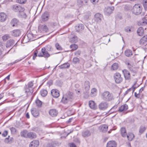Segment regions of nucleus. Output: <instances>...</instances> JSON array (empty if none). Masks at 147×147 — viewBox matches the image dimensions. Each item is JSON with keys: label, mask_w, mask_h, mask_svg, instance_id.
Returning a JSON list of instances; mask_svg holds the SVG:
<instances>
[{"label": "nucleus", "mask_w": 147, "mask_h": 147, "mask_svg": "<svg viewBox=\"0 0 147 147\" xmlns=\"http://www.w3.org/2000/svg\"><path fill=\"white\" fill-rule=\"evenodd\" d=\"M49 17V14L47 12H45L41 16V20L43 22H46L48 20Z\"/></svg>", "instance_id": "9d476101"}, {"label": "nucleus", "mask_w": 147, "mask_h": 147, "mask_svg": "<svg viewBox=\"0 0 147 147\" xmlns=\"http://www.w3.org/2000/svg\"><path fill=\"white\" fill-rule=\"evenodd\" d=\"M114 78L115 82L117 84L121 83L123 80V78L121 77V74L119 73H116L114 75Z\"/></svg>", "instance_id": "20e7f679"}, {"label": "nucleus", "mask_w": 147, "mask_h": 147, "mask_svg": "<svg viewBox=\"0 0 147 147\" xmlns=\"http://www.w3.org/2000/svg\"><path fill=\"white\" fill-rule=\"evenodd\" d=\"M22 12V13L21 14V16L23 18H26L27 17V15H26V14L25 13L23 12Z\"/></svg>", "instance_id": "338daca9"}, {"label": "nucleus", "mask_w": 147, "mask_h": 147, "mask_svg": "<svg viewBox=\"0 0 147 147\" xmlns=\"http://www.w3.org/2000/svg\"><path fill=\"white\" fill-rule=\"evenodd\" d=\"M89 106L90 107L94 109H95L96 108V105L94 102L92 100H90L89 102Z\"/></svg>", "instance_id": "c85d7f7f"}, {"label": "nucleus", "mask_w": 147, "mask_h": 147, "mask_svg": "<svg viewBox=\"0 0 147 147\" xmlns=\"http://www.w3.org/2000/svg\"><path fill=\"white\" fill-rule=\"evenodd\" d=\"M8 132L7 131H5L3 133L2 135L3 137H5L7 134Z\"/></svg>", "instance_id": "0e129e2a"}, {"label": "nucleus", "mask_w": 147, "mask_h": 147, "mask_svg": "<svg viewBox=\"0 0 147 147\" xmlns=\"http://www.w3.org/2000/svg\"><path fill=\"white\" fill-rule=\"evenodd\" d=\"M25 58V57L23 58L22 59H20V60H19V59H18V60H15L14 61L13 63H11V65H13V64L15 63H17L21 61L23 59H24V58Z\"/></svg>", "instance_id": "052dcab7"}, {"label": "nucleus", "mask_w": 147, "mask_h": 147, "mask_svg": "<svg viewBox=\"0 0 147 147\" xmlns=\"http://www.w3.org/2000/svg\"><path fill=\"white\" fill-rule=\"evenodd\" d=\"M114 9V7L113 6L105 8V14L107 16L109 15L112 13Z\"/></svg>", "instance_id": "0eeeda50"}, {"label": "nucleus", "mask_w": 147, "mask_h": 147, "mask_svg": "<svg viewBox=\"0 0 147 147\" xmlns=\"http://www.w3.org/2000/svg\"><path fill=\"white\" fill-rule=\"evenodd\" d=\"M118 64L116 63L113 64L111 66V69L113 70H116L118 68Z\"/></svg>", "instance_id": "37998d69"}, {"label": "nucleus", "mask_w": 147, "mask_h": 147, "mask_svg": "<svg viewBox=\"0 0 147 147\" xmlns=\"http://www.w3.org/2000/svg\"><path fill=\"white\" fill-rule=\"evenodd\" d=\"M31 112L32 115L35 117H36L39 115L38 111L35 108H33L31 110Z\"/></svg>", "instance_id": "4be33fe9"}, {"label": "nucleus", "mask_w": 147, "mask_h": 147, "mask_svg": "<svg viewBox=\"0 0 147 147\" xmlns=\"http://www.w3.org/2000/svg\"><path fill=\"white\" fill-rule=\"evenodd\" d=\"M26 1V0H17V2L20 4H24Z\"/></svg>", "instance_id": "6e6d98bb"}, {"label": "nucleus", "mask_w": 147, "mask_h": 147, "mask_svg": "<svg viewBox=\"0 0 147 147\" xmlns=\"http://www.w3.org/2000/svg\"><path fill=\"white\" fill-rule=\"evenodd\" d=\"M146 129V128L144 126H142L140 127L139 132L141 134Z\"/></svg>", "instance_id": "09e8293b"}, {"label": "nucleus", "mask_w": 147, "mask_h": 147, "mask_svg": "<svg viewBox=\"0 0 147 147\" xmlns=\"http://www.w3.org/2000/svg\"><path fill=\"white\" fill-rule=\"evenodd\" d=\"M10 36L8 34H6L2 37V38L3 40L6 41L8 39L10 38Z\"/></svg>", "instance_id": "79ce46f5"}, {"label": "nucleus", "mask_w": 147, "mask_h": 147, "mask_svg": "<svg viewBox=\"0 0 147 147\" xmlns=\"http://www.w3.org/2000/svg\"><path fill=\"white\" fill-rule=\"evenodd\" d=\"M70 47L72 49L71 50L74 51L77 49L78 48V46L76 44H72L70 46Z\"/></svg>", "instance_id": "49530a36"}, {"label": "nucleus", "mask_w": 147, "mask_h": 147, "mask_svg": "<svg viewBox=\"0 0 147 147\" xmlns=\"http://www.w3.org/2000/svg\"><path fill=\"white\" fill-rule=\"evenodd\" d=\"M28 138L33 139L37 137L36 135L34 133L30 132L28 133Z\"/></svg>", "instance_id": "cd10ccee"}, {"label": "nucleus", "mask_w": 147, "mask_h": 147, "mask_svg": "<svg viewBox=\"0 0 147 147\" xmlns=\"http://www.w3.org/2000/svg\"><path fill=\"white\" fill-rule=\"evenodd\" d=\"M143 5L146 10H147V0H144L143 1Z\"/></svg>", "instance_id": "3c124183"}, {"label": "nucleus", "mask_w": 147, "mask_h": 147, "mask_svg": "<svg viewBox=\"0 0 147 147\" xmlns=\"http://www.w3.org/2000/svg\"><path fill=\"white\" fill-rule=\"evenodd\" d=\"M11 8L13 10L16 12H23L24 10V8L23 7L17 4L12 5L11 6Z\"/></svg>", "instance_id": "f03ea898"}, {"label": "nucleus", "mask_w": 147, "mask_h": 147, "mask_svg": "<svg viewBox=\"0 0 147 147\" xmlns=\"http://www.w3.org/2000/svg\"><path fill=\"white\" fill-rule=\"evenodd\" d=\"M117 143L114 141H110L108 142L107 147H116Z\"/></svg>", "instance_id": "412c9836"}, {"label": "nucleus", "mask_w": 147, "mask_h": 147, "mask_svg": "<svg viewBox=\"0 0 147 147\" xmlns=\"http://www.w3.org/2000/svg\"><path fill=\"white\" fill-rule=\"evenodd\" d=\"M84 28V25L82 24H79L75 27L77 32H80L82 31Z\"/></svg>", "instance_id": "a211bd4d"}, {"label": "nucleus", "mask_w": 147, "mask_h": 147, "mask_svg": "<svg viewBox=\"0 0 147 147\" xmlns=\"http://www.w3.org/2000/svg\"><path fill=\"white\" fill-rule=\"evenodd\" d=\"M56 144L51 143L47 145V147H56Z\"/></svg>", "instance_id": "5fc2aeb1"}, {"label": "nucleus", "mask_w": 147, "mask_h": 147, "mask_svg": "<svg viewBox=\"0 0 147 147\" xmlns=\"http://www.w3.org/2000/svg\"><path fill=\"white\" fill-rule=\"evenodd\" d=\"M139 44L142 46L147 45V35L144 36L140 40Z\"/></svg>", "instance_id": "6e6552de"}, {"label": "nucleus", "mask_w": 147, "mask_h": 147, "mask_svg": "<svg viewBox=\"0 0 147 147\" xmlns=\"http://www.w3.org/2000/svg\"><path fill=\"white\" fill-rule=\"evenodd\" d=\"M15 43L14 40L13 39H10L7 41L6 45L7 48H9L13 45Z\"/></svg>", "instance_id": "5701e85b"}, {"label": "nucleus", "mask_w": 147, "mask_h": 147, "mask_svg": "<svg viewBox=\"0 0 147 147\" xmlns=\"http://www.w3.org/2000/svg\"><path fill=\"white\" fill-rule=\"evenodd\" d=\"M39 144V142L38 140H34L31 142L30 143L29 146L30 147H37Z\"/></svg>", "instance_id": "6ab92c4d"}, {"label": "nucleus", "mask_w": 147, "mask_h": 147, "mask_svg": "<svg viewBox=\"0 0 147 147\" xmlns=\"http://www.w3.org/2000/svg\"><path fill=\"white\" fill-rule=\"evenodd\" d=\"M20 134L21 136L26 138H27L28 133L27 130H24L21 132Z\"/></svg>", "instance_id": "c9c22d12"}, {"label": "nucleus", "mask_w": 147, "mask_h": 147, "mask_svg": "<svg viewBox=\"0 0 147 147\" xmlns=\"http://www.w3.org/2000/svg\"><path fill=\"white\" fill-rule=\"evenodd\" d=\"M108 126L106 125H104L101 126L100 127V130L103 132H106L108 130Z\"/></svg>", "instance_id": "f704fd0d"}, {"label": "nucleus", "mask_w": 147, "mask_h": 147, "mask_svg": "<svg viewBox=\"0 0 147 147\" xmlns=\"http://www.w3.org/2000/svg\"><path fill=\"white\" fill-rule=\"evenodd\" d=\"M142 8L139 4H136L133 7V12L136 15H138L141 13Z\"/></svg>", "instance_id": "7ed1b4c3"}, {"label": "nucleus", "mask_w": 147, "mask_h": 147, "mask_svg": "<svg viewBox=\"0 0 147 147\" xmlns=\"http://www.w3.org/2000/svg\"><path fill=\"white\" fill-rule=\"evenodd\" d=\"M5 48V44L3 43L2 41H0V57H3L1 56L2 54L3 51Z\"/></svg>", "instance_id": "7c9ffc66"}, {"label": "nucleus", "mask_w": 147, "mask_h": 147, "mask_svg": "<svg viewBox=\"0 0 147 147\" xmlns=\"http://www.w3.org/2000/svg\"><path fill=\"white\" fill-rule=\"evenodd\" d=\"M77 4V5L80 7L85 5L83 0H78Z\"/></svg>", "instance_id": "a18cd8bd"}, {"label": "nucleus", "mask_w": 147, "mask_h": 147, "mask_svg": "<svg viewBox=\"0 0 147 147\" xmlns=\"http://www.w3.org/2000/svg\"><path fill=\"white\" fill-rule=\"evenodd\" d=\"M72 98V96H70V97L64 96L62 99L61 101L64 104H66L70 101V99Z\"/></svg>", "instance_id": "4468645a"}, {"label": "nucleus", "mask_w": 147, "mask_h": 147, "mask_svg": "<svg viewBox=\"0 0 147 147\" xmlns=\"http://www.w3.org/2000/svg\"><path fill=\"white\" fill-rule=\"evenodd\" d=\"M70 147H77L76 145L74 143H70L69 144Z\"/></svg>", "instance_id": "680f3d73"}, {"label": "nucleus", "mask_w": 147, "mask_h": 147, "mask_svg": "<svg viewBox=\"0 0 147 147\" xmlns=\"http://www.w3.org/2000/svg\"><path fill=\"white\" fill-rule=\"evenodd\" d=\"M37 105L38 107H41L42 105V102L39 100H37L36 101Z\"/></svg>", "instance_id": "8fccbe9b"}, {"label": "nucleus", "mask_w": 147, "mask_h": 147, "mask_svg": "<svg viewBox=\"0 0 147 147\" xmlns=\"http://www.w3.org/2000/svg\"><path fill=\"white\" fill-rule=\"evenodd\" d=\"M33 85V83L32 82H29L28 84L27 85H26L25 87V92L28 93L30 92L31 93L30 90V89H32V87Z\"/></svg>", "instance_id": "1a4fd4ad"}, {"label": "nucleus", "mask_w": 147, "mask_h": 147, "mask_svg": "<svg viewBox=\"0 0 147 147\" xmlns=\"http://www.w3.org/2000/svg\"><path fill=\"white\" fill-rule=\"evenodd\" d=\"M125 54L127 57H131L132 55V52L131 50L129 49H127L125 51Z\"/></svg>", "instance_id": "473e14b6"}, {"label": "nucleus", "mask_w": 147, "mask_h": 147, "mask_svg": "<svg viewBox=\"0 0 147 147\" xmlns=\"http://www.w3.org/2000/svg\"><path fill=\"white\" fill-rule=\"evenodd\" d=\"M47 94V91L46 90H42L40 91V94L41 95L45 97L46 96Z\"/></svg>", "instance_id": "a19ab883"}, {"label": "nucleus", "mask_w": 147, "mask_h": 147, "mask_svg": "<svg viewBox=\"0 0 147 147\" xmlns=\"http://www.w3.org/2000/svg\"><path fill=\"white\" fill-rule=\"evenodd\" d=\"M126 136L128 140L129 141H131L134 137V134L131 133L128 134Z\"/></svg>", "instance_id": "e433bc0d"}, {"label": "nucleus", "mask_w": 147, "mask_h": 147, "mask_svg": "<svg viewBox=\"0 0 147 147\" xmlns=\"http://www.w3.org/2000/svg\"><path fill=\"white\" fill-rule=\"evenodd\" d=\"M21 34V31L18 29L13 30L11 32V35L15 37L18 36Z\"/></svg>", "instance_id": "2eb2a0df"}, {"label": "nucleus", "mask_w": 147, "mask_h": 147, "mask_svg": "<svg viewBox=\"0 0 147 147\" xmlns=\"http://www.w3.org/2000/svg\"><path fill=\"white\" fill-rule=\"evenodd\" d=\"M38 56L39 57H43L45 58H48L50 56V55L48 52H46L44 49L42 48L41 52L38 53Z\"/></svg>", "instance_id": "423d86ee"}, {"label": "nucleus", "mask_w": 147, "mask_h": 147, "mask_svg": "<svg viewBox=\"0 0 147 147\" xmlns=\"http://www.w3.org/2000/svg\"><path fill=\"white\" fill-rule=\"evenodd\" d=\"M94 18L95 20L97 22H100L103 18V16L100 13H97L94 15Z\"/></svg>", "instance_id": "f3484780"}, {"label": "nucleus", "mask_w": 147, "mask_h": 147, "mask_svg": "<svg viewBox=\"0 0 147 147\" xmlns=\"http://www.w3.org/2000/svg\"><path fill=\"white\" fill-rule=\"evenodd\" d=\"M70 66V65L68 63H64L62 65L59 66V67L60 69H65L68 68Z\"/></svg>", "instance_id": "4c0bfd02"}, {"label": "nucleus", "mask_w": 147, "mask_h": 147, "mask_svg": "<svg viewBox=\"0 0 147 147\" xmlns=\"http://www.w3.org/2000/svg\"><path fill=\"white\" fill-rule=\"evenodd\" d=\"M84 94H85L86 97L88 96V94L90 88V82L88 81L85 82L84 84Z\"/></svg>", "instance_id": "39448f33"}, {"label": "nucleus", "mask_w": 147, "mask_h": 147, "mask_svg": "<svg viewBox=\"0 0 147 147\" xmlns=\"http://www.w3.org/2000/svg\"><path fill=\"white\" fill-rule=\"evenodd\" d=\"M9 136L8 138H6L5 139V142L6 143H8L10 141L9 138Z\"/></svg>", "instance_id": "774afa93"}, {"label": "nucleus", "mask_w": 147, "mask_h": 147, "mask_svg": "<svg viewBox=\"0 0 147 147\" xmlns=\"http://www.w3.org/2000/svg\"><path fill=\"white\" fill-rule=\"evenodd\" d=\"M34 36L32 33H29L27 34L26 36L28 40L33 41L34 40L33 39Z\"/></svg>", "instance_id": "72a5a7b5"}, {"label": "nucleus", "mask_w": 147, "mask_h": 147, "mask_svg": "<svg viewBox=\"0 0 147 147\" xmlns=\"http://www.w3.org/2000/svg\"><path fill=\"white\" fill-rule=\"evenodd\" d=\"M19 22L17 19L14 18L11 21V24L12 27L16 26L19 24Z\"/></svg>", "instance_id": "bb28decb"}, {"label": "nucleus", "mask_w": 147, "mask_h": 147, "mask_svg": "<svg viewBox=\"0 0 147 147\" xmlns=\"http://www.w3.org/2000/svg\"><path fill=\"white\" fill-rule=\"evenodd\" d=\"M7 18L6 15L3 12L0 13V21L3 22L5 21Z\"/></svg>", "instance_id": "a878e982"}, {"label": "nucleus", "mask_w": 147, "mask_h": 147, "mask_svg": "<svg viewBox=\"0 0 147 147\" xmlns=\"http://www.w3.org/2000/svg\"><path fill=\"white\" fill-rule=\"evenodd\" d=\"M82 136L84 138L89 137L91 135V133L90 131L86 130L84 131L82 133Z\"/></svg>", "instance_id": "b1692460"}, {"label": "nucleus", "mask_w": 147, "mask_h": 147, "mask_svg": "<svg viewBox=\"0 0 147 147\" xmlns=\"http://www.w3.org/2000/svg\"><path fill=\"white\" fill-rule=\"evenodd\" d=\"M78 41V38L76 36H74L73 37L70 39V42L71 43H76Z\"/></svg>", "instance_id": "ea45409f"}, {"label": "nucleus", "mask_w": 147, "mask_h": 147, "mask_svg": "<svg viewBox=\"0 0 147 147\" xmlns=\"http://www.w3.org/2000/svg\"><path fill=\"white\" fill-rule=\"evenodd\" d=\"M42 48L43 49H44V50H45V52H48V51H51V46L50 45H48L45 47Z\"/></svg>", "instance_id": "c03bdc74"}, {"label": "nucleus", "mask_w": 147, "mask_h": 147, "mask_svg": "<svg viewBox=\"0 0 147 147\" xmlns=\"http://www.w3.org/2000/svg\"><path fill=\"white\" fill-rule=\"evenodd\" d=\"M108 106V104L106 102H103L99 105L98 107L100 110H104L106 109Z\"/></svg>", "instance_id": "9b49d317"}, {"label": "nucleus", "mask_w": 147, "mask_h": 147, "mask_svg": "<svg viewBox=\"0 0 147 147\" xmlns=\"http://www.w3.org/2000/svg\"><path fill=\"white\" fill-rule=\"evenodd\" d=\"M79 59L77 57H75L73 59V62L74 63L76 64L79 63Z\"/></svg>", "instance_id": "864d4df0"}, {"label": "nucleus", "mask_w": 147, "mask_h": 147, "mask_svg": "<svg viewBox=\"0 0 147 147\" xmlns=\"http://www.w3.org/2000/svg\"><path fill=\"white\" fill-rule=\"evenodd\" d=\"M134 96L138 98L140 97V95L139 93L137 94L136 92H135L134 93Z\"/></svg>", "instance_id": "e2e57ef3"}, {"label": "nucleus", "mask_w": 147, "mask_h": 147, "mask_svg": "<svg viewBox=\"0 0 147 147\" xmlns=\"http://www.w3.org/2000/svg\"><path fill=\"white\" fill-rule=\"evenodd\" d=\"M122 136L123 137L126 136L127 134L125 128L124 127H121L120 130Z\"/></svg>", "instance_id": "c756f323"}, {"label": "nucleus", "mask_w": 147, "mask_h": 147, "mask_svg": "<svg viewBox=\"0 0 147 147\" xmlns=\"http://www.w3.org/2000/svg\"><path fill=\"white\" fill-rule=\"evenodd\" d=\"M81 53V51L80 50H78L75 52V55L77 56H79Z\"/></svg>", "instance_id": "13d9d810"}, {"label": "nucleus", "mask_w": 147, "mask_h": 147, "mask_svg": "<svg viewBox=\"0 0 147 147\" xmlns=\"http://www.w3.org/2000/svg\"><path fill=\"white\" fill-rule=\"evenodd\" d=\"M91 2L94 4L97 3L99 0H90Z\"/></svg>", "instance_id": "69168bd1"}, {"label": "nucleus", "mask_w": 147, "mask_h": 147, "mask_svg": "<svg viewBox=\"0 0 147 147\" xmlns=\"http://www.w3.org/2000/svg\"><path fill=\"white\" fill-rule=\"evenodd\" d=\"M101 98L104 101H109L114 99L113 94L108 91H105L101 94Z\"/></svg>", "instance_id": "f257e3e1"}, {"label": "nucleus", "mask_w": 147, "mask_h": 147, "mask_svg": "<svg viewBox=\"0 0 147 147\" xmlns=\"http://www.w3.org/2000/svg\"><path fill=\"white\" fill-rule=\"evenodd\" d=\"M51 94L52 96L55 98H58L59 96V91L57 89H53L51 91Z\"/></svg>", "instance_id": "ddd939ff"}, {"label": "nucleus", "mask_w": 147, "mask_h": 147, "mask_svg": "<svg viewBox=\"0 0 147 147\" xmlns=\"http://www.w3.org/2000/svg\"><path fill=\"white\" fill-rule=\"evenodd\" d=\"M49 114L53 117L56 116L58 113L57 110L55 109H53L50 110L49 111Z\"/></svg>", "instance_id": "aec40b11"}, {"label": "nucleus", "mask_w": 147, "mask_h": 147, "mask_svg": "<svg viewBox=\"0 0 147 147\" xmlns=\"http://www.w3.org/2000/svg\"><path fill=\"white\" fill-rule=\"evenodd\" d=\"M10 130L13 133H15L16 131V129L14 127H12L10 128Z\"/></svg>", "instance_id": "bf43d9fd"}, {"label": "nucleus", "mask_w": 147, "mask_h": 147, "mask_svg": "<svg viewBox=\"0 0 147 147\" xmlns=\"http://www.w3.org/2000/svg\"><path fill=\"white\" fill-rule=\"evenodd\" d=\"M144 30L143 28L140 27L137 30V33L139 36H141L144 34Z\"/></svg>", "instance_id": "2f4dec72"}, {"label": "nucleus", "mask_w": 147, "mask_h": 147, "mask_svg": "<svg viewBox=\"0 0 147 147\" xmlns=\"http://www.w3.org/2000/svg\"><path fill=\"white\" fill-rule=\"evenodd\" d=\"M53 25L54 26H57L59 25V22L57 20H56L52 23Z\"/></svg>", "instance_id": "4d7b16f0"}, {"label": "nucleus", "mask_w": 147, "mask_h": 147, "mask_svg": "<svg viewBox=\"0 0 147 147\" xmlns=\"http://www.w3.org/2000/svg\"><path fill=\"white\" fill-rule=\"evenodd\" d=\"M38 28L40 30L47 32L48 31V28L45 25H39L38 26Z\"/></svg>", "instance_id": "393cba45"}, {"label": "nucleus", "mask_w": 147, "mask_h": 147, "mask_svg": "<svg viewBox=\"0 0 147 147\" xmlns=\"http://www.w3.org/2000/svg\"><path fill=\"white\" fill-rule=\"evenodd\" d=\"M55 46L57 50H62V48L61 47L60 45L58 43H56L55 44Z\"/></svg>", "instance_id": "603ef678"}, {"label": "nucleus", "mask_w": 147, "mask_h": 147, "mask_svg": "<svg viewBox=\"0 0 147 147\" xmlns=\"http://www.w3.org/2000/svg\"><path fill=\"white\" fill-rule=\"evenodd\" d=\"M128 108V105L126 104H125L119 107L118 111L119 113H121L127 110Z\"/></svg>", "instance_id": "dca6fc26"}, {"label": "nucleus", "mask_w": 147, "mask_h": 147, "mask_svg": "<svg viewBox=\"0 0 147 147\" xmlns=\"http://www.w3.org/2000/svg\"><path fill=\"white\" fill-rule=\"evenodd\" d=\"M122 72L126 80H129L130 79V73L127 70L125 69L122 71Z\"/></svg>", "instance_id": "f8f14e48"}, {"label": "nucleus", "mask_w": 147, "mask_h": 147, "mask_svg": "<svg viewBox=\"0 0 147 147\" xmlns=\"http://www.w3.org/2000/svg\"><path fill=\"white\" fill-rule=\"evenodd\" d=\"M97 89L95 88H93L91 90L90 95L92 97L95 96L96 95Z\"/></svg>", "instance_id": "58836bf2"}, {"label": "nucleus", "mask_w": 147, "mask_h": 147, "mask_svg": "<svg viewBox=\"0 0 147 147\" xmlns=\"http://www.w3.org/2000/svg\"><path fill=\"white\" fill-rule=\"evenodd\" d=\"M22 43H26L28 42L29 40H28V39L26 36H24L23 37L22 39Z\"/></svg>", "instance_id": "de8ad7c7"}]
</instances>
